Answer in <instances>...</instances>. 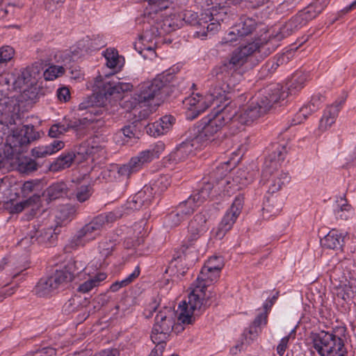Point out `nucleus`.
<instances>
[{
	"label": "nucleus",
	"instance_id": "nucleus-49",
	"mask_svg": "<svg viewBox=\"0 0 356 356\" xmlns=\"http://www.w3.org/2000/svg\"><path fill=\"white\" fill-rule=\"evenodd\" d=\"M308 80V74L305 72H297L296 73L291 80V83L289 86V93L295 94L300 91L305 86V83Z\"/></svg>",
	"mask_w": 356,
	"mask_h": 356
},
{
	"label": "nucleus",
	"instance_id": "nucleus-44",
	"mask_svg": "<svg viewBox=\"0 0 356 356\" xmlns=\"http://www.w3.org/2000/svg\"><path fill=\"white\" fill-rule=\"evenodd\" d=\"M343 241V240L338 232L332 229L322 240V245L328 249L338 250L341 248Z\"/></svg>",
	"mask_w": 356,
	"mask_h": 356
},
{
	"label": "nucleus",
	"instance_id": "nucleus-10",
	"mask_svg": "<svg viewBox=\"0 0 356 356\" xmlns=\"http://www.w3.org/2000/svg\"><path fill=\"white\" fill-rule=\"evenodd\" d=\"M213 181L214 183L215 192L217 195L221 193H225L230 195L234 192L241 189L243 186H246L249 181L245 177L244 171H238L237 175L234 177H221Z\"/></svg>",
	"mask_w": 356,
	"mask_h": 356
},
{
	"label": "nucleus",
	"instance_id": "nucleus-27",
	"mask_svg": "<svg viewBox=\"0 0 356 356\" xmlns=\"http://www.w3.org/2000/svg\"><path fill=\"white\" fill-rule=\"evenodd\" d=\"M216 195H217V193L215 192L214 183L207 181L204 182L202 188L197 192L191 195L188 199L191 200L197 208L207 199Z\"/></svg>",
	"mask_w": 356,
	"mask_h": 356
},
{
	"label": "nucleus",
	"instance_id": "nucleus-63",
	"mask_svg": "<svg viewBox=\"0 0 356 356\" xmlns=\"http://www.w3.org/2000/svg\"><path fill=\"white\" fill-rule=\"evenodd\" d=\"M244 203V197L243 195H238L235 197L231 207L228 210L229 212L234 213L236 216L241 213Z\"/></svg>",
	"mask_w": 356,
	"mask_h": 356
},
{
	"label": "nucleus",
	"instance_id": "nucleus-55",
	"mask_svg": "<svg viewBox=\"0 0 356 356\" xmlns=\"http://www.w3.org/2000/svg\"><path fill=\"white\" fill-rule=\"evenodd\" d=\"M104 57L108 67L114 69L120 65L118 52L114 49H107L104 52Z\"/></svg>",
	"mask_w": 356,
	"mask_h": 356
},
{
	"label": "nucleus",
	"instance_id": "nucleus-12",
	"mask_svg": "<svg viewBox=\"0 0 356 356\" xmlns=\"http://www.w3.org/2000/svg\"><path fill=\"white\" fill-rule=\"evenodd\" d=\"M207 220L206 215L200 212L197 213L190 221L188 226L187 236L188 245L186 248H185V245H183V248H184L183 252H184L189 246H192L193 243L206 232L207 230Z\"/></svg>",
	"mask_w": 356,
	"mask_h": 356
},
{
	"label": "nucleus",
	"instance_id": "nucleus-61",
	"mask_svg": "<svg viewBox=\"0 0 356 356\" xmlns=\"http://www.w3.org/2000/svg\"><path fill=\"white\" fill-rule=\"evenodd\" d=\"M14 101L9 98L0 100V115L8 117L15 111Z\"/></svg>",
	"mask_w": 356,
	"mask_h": 356
},
{
	"label": "nucleus",
	"instance_id": "nucleus-29",
	"mask_svg": "<svg viewBox=\"0 0 356 356\" xmlns=\"http://www.w3.org/2000/svg\"><path fill=\"white\" fill-rule=\"evenodd\" d=\"M340 111L339 104H332L327 107L323 112V116L320 120L318 129L321 131H325L329 129L333 124Z\"/></svg>",
	"mask_w": 356,
	"mask_h": 356
},
{
	"label": "nucleus",
	"instance_id": "nucleus-62",
	"mask_svg": "<svg viewBox=\"0 0 356 356\" xmlns=\"http://www.w3.org/2000/svg\"><path fill=\"white\" fill-rule=\"evenodd\" d=\"M15 54L13 47L10 46H3L0 48V64L6 63L10 60Z\"/></svg>",
	"mask_w": 356,
	"mask_h": 356
},
{
	"label": "nucleus",
	"instance_id": "nucleus-50",
	"mask_svg": "<svg viewBox=\"0 0 356 356\" xmlns=\"http://www.w3.org/2000/svg\"><path fill=\"white\" fill-rule=\"evenodd\" d=\"M124 213L122 208H118L112 211L99 215L96 218L104 227L106 225L112 223L122 217Z\"/></svg>",
	"mask_w": 356,
	"mask_h": 356
},
{
	"label": "nucleus",
	"instance_id": "nucleus-54",
	"mask_svg": "<svg viewBox=\"0 0 356 356\" xmlns=\"http://www.w3.org/2000/svg\"><path fill=\"white\" fill-rule=\"evenodd\" d=\"M85 269L84 265L79 261H69L67 264L61 270L57 271H65L70 273L72 275L70 282L73 280L76 275Z\"/></svg>",
	"mask_w": 356,
	"mask_h": 356
},
{
	"label": "nucleus",
	"instance_id": "nucleus-26",
	"mask_svg": "<svg viewBox=\"0 0 356 356\" xmlns=\"http://www.w3.org/2000/svg\"><path fill=\"white\" fill-rule=\"evenodd\" d=\"M175 118L171 115H165L159 120L149 124L147 127V132L154 137L167 133L172 127Z\"/></svg>",
	"mask_w": 356,
	"mask_h": 356
},
{
	"label": "nucleus",
	"instance_id": "nucleus-64",
	"mask_svg": "<svg viewBox=\"0 0 356 356\" xmlns=\"http://www.w3.org/2000/svg\"><path fill=\"white\" fill-rule=\"evenodd\" d=\"M170 181L166 176L160 177L153 184V190L156 189L158 192H163L170 186ZM152 188V186H150Z\"/></svg>",
	"mask_w": 356,
	"mask_h": 356
},
{
	"label": "nucleus",
	"instance_id": "nucleus-38",
	"mask_svg": "<svg viewBox=\"0 0 356 356\" xmlns=\"http://www.w3.org/2000/svg\"><path fill=\"white\" fill-rule=\"evenodd\" d=\"M208 22L209 21L207 19L197 22L198 27H197V30L194 33L195 37L204 40L208 34H213L218 30L220 27L219 22H211L209 24Z\"/></svg>",
	"mask_w": 356,
	"mask_h": 356
},
{
	"label": "nucleus",
	"instance_id": "nucleus-11",
	"mask_svg": "<svg viewBox=\"0 0 356 356\" xmlns=\"http://www.w3.org/2000/svg\"><path fill=\"white\" fill-rule=\"evenodd\" d=\"M283 86L280 83H272L260 90L258 99L263 106H268V111L273 104L286 99L289 92L283 90Z\"/></svg>",
	"mask_w": 356,
	"mask_h": 356
},
{
	"label": "nucleus",
	"instance_id": "nucleus-57",
	"mask_svg": "<svg viewBox=\"0 0 356 356\" xmlns=\"http://www.w3.org/2000/svg\"><path fill=\"white\" fill-rule=\"evenodd\" d=\"M122 135L124 136V139L122 143H127L128 142L129 139L134 138L136 135L135 126H125L119 132L116 133L115 135V140L116 143H120L119 138H120Z\"/></svg>",
	"mask_w": 356,
	"mask_h": 356
},
{
	"label": "nucleus",
	"instance_id": "nucleus-4",
	"mask_svg": "<svg viewBox=\"0 0 356 356\" xmlns=\"http://www.w3.org/2000/svg\"><path fill=\"white\" fill-rule=\"evenodd\" d=\"M313 348L320 356H345L343 339L332 332H321L313 339Z\"/></svg>",
	"mask_w": 356,
	"mask_h": 356
},
{
	"label": "nucleus",
	"instance_id": "nucleus-16",
	"mask_svg": "<svg viewBox=\"0 0 356 356\" xmlns=\"http://www.w3.org/2000/svg\"><path fill=\"white\" fill-rule=\"evenodd\" d=\"M286 155V150L284 147H278L271 152L266 159L261 177L268 178L275 171H280L278 168L284 161Z\"/></svg>",
	"mask_w": 356,
	"mask_h": 356
},
{
	"label": "nucleus",
	"instance_id": "nucleus-17",
	"mask_svg": "<svg viewBox=\"0 0 356 356\" xmlns=\"http://www.w3.org/2000/svg\"><path fill=\"white\" fill-rule=\"evenodd\" d=\"M200 148V146L194 142V138L190 141H185L179 144L168 156L170 163H178L185 161L194 150Z\"/></svg>",
	"mask_w": 356,
	"mask_h": 356
},
{
	"label": "nucleus",
	"instance_id": "nucleus-37",
	"mask_svg": "<svg viewBox=\"0 0 356 356\" xmlns=\"http://www.w3.org/2000/svg\"><path fill=\"white\" fill-rule=\"evenodd\" d=\"M165 149V145L158 142L150 148L141 152L138 156L144 164L151 162L153 159L159 158Z\"/></svg>",
	"mask_w": 356,
	"mask_h": 356
},
{
	"label": "nucleus",
	"instance_id": "nucleus-7",
	"mask_svg": "<svg viewBox=\"0 0 356 356\" xmlns=\"http://www.w3.org/2000/svg\"><path fill=\"white\" fill-rule=\"evenodd\" d=\"M236 110V114L230 120L232 128L237 127L241 129L243 125H248L257 120L261 115L268 112V106H263L259 99L252 101L248 106L243 108L238 112L236 107L232 104Z\"/></svg>",
	"mask_w": 356,
	"mask_h": 356
},
{
	"label": "nucleus",
	"instance_id": "nucleus-30",
	"mask_svg": "<svg viewBox=\"0 0 356 356\" xmlns=\"http://www.w3.org/2000/svg\"><path fill=\"white\" fill-rule=\"evenodd\" d=\"M334 214L337 220H347L353 217L354 210L347 200L341 197L336 202Z\"/></svg>",
	"mask_w": 356,
	"mask_h": 356
},
{
	"label": "nucleus",
	"instance_id": "nucleus-60",
	"mask_svg": "<svg viewBox=\"0 0 356 356\" xmlns=\"http://www.w3.org/2000/svg\"><path fill=\"white\" fill-rule=\"evenodd\" d=\"M64 71V68L61 66L52 65L44 72L43 76L47 81H52L63 74Z\"/></svg>",
	"mask_w": 356,
	"mask_h": 356
},
{
	"label": "nucleus",
	"instance_id": "nucleus-18",
	"mask_svg": "<svg viewBox=\"0 0 356 356\" xmlns=\"http://www.w3.org/2000/svg\"><path fill=\"white\" fill-rule=\"evenodd\" d=\"M143 29L145 31L138 43L136 44V49L144 58L152 60L156 56L154 51L156 42H153V40L156 38L153 37L151 32L149 31L148 26L143 27Z\"/></svg>",
	"mask_w": 356,
	"mask_h": 356
},
{
	"label": "nucleus",
	"instance_id": "nucleus-14",
	"mask_svg": "<svg viewBox=\"0 0 356 356\" xmlns=\"http://www.w3.org/2000/svg\"><path fill=\"white\" fill-rule=\"evenodd\" d=\"M40 134L35 131L34 127L31 124L24 125L13 131L12 143L14 147H24L29 145L31 142L38 139Z\"/></svg>",
	"mask_w": 356,
	"mask_h": 356
},
{
	"label": "nucleus",
	"instance_id": "nucleus-20",
	"mask_svg": "<svg viewBox=\"0 0 356 356\" xmlns=\"http://www.w3.org/2000/svg\"><path fill=\"white\" fill-rule=\"evenodd\" d=\"M96 106V96L92 95L90 97L85 99L82 102H81L79 105V111L87 110V116L81 119V125H87L89 124L94 123L97 122V120L93 117L99 116L102 114V108H97Z\"/></svg>",
	"mask_w": 356,
	"mask_h": 356
},
{
	"label": "nucleus",
	"instance_id": "nucleus-56",
	"mask_svg": "<svg viewBox=\"0 0 356 356\" xmlns=\"http://www.w3.org/2000/svg\"><path fill=\"white\" fill-rule=\"evenodd\" d=\"M197 209L195 204L190 199L181 202L177 207L176 209L180 213V214L186 219L188 216L194 212Z\"/></svg>",
	"mask_w": 356,
	"mask_h": 356
},
{
	"label": "nucleus",
	"instance_id": "nucleus-45",
	"mask_svg": "<svg viewBox=\"0 0 356 356\" xmlns=\"http://www.w3.org/2000/svg\"><path fill=\"white\" fill-rule=\"evenodd\" d=\"M257 22L252 17H242L241 22L236 27V31L239 36H245L251 33L257 27Z\"/></svg>",
	"mask_w": 356,
	"mask_h": 356
},
{
	"label": "nucleus",
	"instance_id": "nucleus-1",
	"mask_svg": "<svg viewBox=\"0 0 356 356\" xmlns=\"http://www.w3.org/2000/svg\"><path fill=\"white\" fill-rule=\"evenodd\" d=\"M266 38L267 37L265 36L252 43L241 46L232 52L228 60L224 61L220 65L213 70V74H215L217 79L226 82V86L225 84L220 85L218 83L211 84L207 94L210 104L216 100L221 101L225 99L227 90H230L236 86V76H239L237 71L247 62L250 56L257 51L263 52L266 55L274 51V46L270 45Z\"/></svg>",
	"mask_w": 356,
	"mask_h": 356
},
{
	"label": "nucleus",
	"instance_id": "nucleus-35",
	"mask_svg": "<svg viewBox=\"0 0 356 356\" xmlns=\"http://www.w3.org/2000/svg\"><path fill=\"white\" fill-rule=\"evenodd\" d=\"M203 275V268H202L200 275L197 277L195 282L193 284V289H200L201 292L204 294V298L207 299L208 297L206 293V289L208 286L216 282L218 277L213 278L214 270L207 271Z\"/></svg>",
	"mask_w": 356,
	"mask_h": 356
},
{
	"label": "nucleus",
	"instance_id": "nucleus-36",
	"mask_svg": "<svg viewBox=\"0 0 356 356\" xmlns=\"http://www.w3.org/2000/svg\"><path fill=\"white\" fill-rule=\"evenodd\" d=\"M106 278V275L104 273H99L95 275L89 276L86 280L79 285L77 291L82 293H88L92 289L98 286Z\"/></svg>",
	"mask_w": 356,
	"mask_h": 356
},
{
	"label": "nucleus",
	"instance_id": "nucleus-22",
	"mask_svg": "<svg viewBox=\"0 0 356 356\" xmlns=\"http://www.w3.org/2000/svg\"><path fill=\"white\" fill-rule=\"evenodd\" d=\"M183 104L185 108L195 113V116L204 112L211 105L207 95L203 97L199 93L193 94L185 98Z\"/></svg>",
	"mask_w": 356,
	"mask_h": 356
},
{
	"label": "nucleus",
	"instance_id": "nucleus-41",
	"mask_svg": "<svg viewBox=\"0 0 356 356\" xmlns=\"http://www.w3.org/2000/svg\"><path fill=\"white\" fill-rule=\"evenodd\" d=\"M75 189L74 195L76 200L79 202H83L88 200L92 193V186L88 181H83L82 183H79L77 186L74 185V181L70 185V188Z\"/></svg>",
	"mask_w": 356,
	"mask_h": 356
},
{
	"label": "nucleus",
	"instance_id": "nucleus-46",
	"mask_svg": "<svg viewBox=\"0 0 356 356\" xmlns=\"http://www.w3.org/2000/svg\"><path fill=\"white\" fill-rule=\"evenodd\" d=\"M266 323L267 314L262 313L258 315L253 321L248 332L244 333L247 341L249 343L250 341H253L257 337L258 333L260 331L259 327L262 325H266Z\"/></svg>",
	"mask_w": 356,
	"mask_h": 356
},
{
	"label": "nucleus",
	"instance_id": "nucleus-33",
	"mask_svg": "<svg viewBox=\"0 0 356 356\" xmlns=\"http://www.w3.org/2000/svg\"><path fill=\"white\" fill-rule=\"evenodd\" d=\"M65 143L62 140H55L48 145L39 146L32 149V154L35 157L42 158L54 154L62 149Z\"/></svg>",
	"mask_w": 356,
	"mask_h": 356
},
{
	"label": "nucleus",
	"instance_id": "nucleus-23",
	"mask_svg": "<svg viewBox=\"0 0 356 356\" xmlns=\"http://www.w3.org/2000/svg\"><path fill=\"white\" fill-rule=\"evenodd\" d=\"M153 188L145 186L143 189L137 193L131 200L127 203V208L131 210H138L143 206L150 204L153 198Z\"/></svg>",
	"mask_w": 356,
	"mask_h": 356
},
{
	"label": "nucleus",
	"instance_id": "nucleus-28",
	"mask_svg": "<svg viewBox=\"0 0 356 356\" xmlns=\"http://www.w3.org/2000/svg\"><path fill=\"white\" fill-rule=\"evenodd\" d=\"M216 195H217V193L215 192L214 183L207 181L204 182L202 188L197 192L191 195L188 199L191 200L197 208L207 199Z\"/></svg>",
	"mask_w": 356,
	"mask_h": 356
},
{
	"label": "nucleus",
	"instance_id": "nucleus-34",
	"mask_svg": "<svg viewBox=\"0 0 356 356\" xmlns=\"http://www.w3.org/2000/svg\"><path fill=\"white\" fill-rule=\"evenodd\" d=\"M81 120H75L54 124L49 129V136L51 138H58L70 129H78L81 126Z\"/></svg>",
	"mask_w": 356,
	"mask_h": 356
},
{
	"label": "nucleus",
	"instance_id": "nucleus-19",
	"mask_svg": "<svg viewBox=\"0 0 356 356\" xmlns=\"http://www.w3.org/2000/svg\"><path fill=\"white\" fill-rule=\"evenodd\" d=\"M102 228L103 227L97 218H95L91 222L84 225L78 231L76 235V245H84L86 243L94 240L99 235Z\"/></svg>",
	"mask_w": 356,
	"mask_h": 356
},
{
	"label": "nucleus",
	"instance_id": "nucleus-40",
	"mask_svg": "<svg viewBox=\"0 0 356 356\" xmlns=\"http://www.w3.org/2000/svg\"><path fill=\"white\" fill-rule=\"evenodd\" d=\"M41 205V197L40 194L34 193L27 200L17 203L13 207V211L19 213L24 209L30 208L32 211L38 210Z\"/></svg>",
	"mask_w": 356,
	"mask_h": 356
},
{
	"label": "nucleus",
	"instance_id": "nucleus-43",
	"mask_svg": "<svg viewBox=\"0 0 356 356\" xmlns=\"http://www.w3.org/2000/svg\"><path fill=\"white\" fill-rule=\"evenodd\" d=\"M70 189L65 182H56L48 187L47 193L50 200H56L67 196Z\"/></svg>",
	"mask_w": 356,
	"mask_h": 356
},
{
	"label": "nucleus",
	"instance_id": "nucleus-42",
	"mask_svg": "<svg viewBox=\"0 0 356 356\" xmlns=\"http://www.w3.org/2000/svg\"><path fill=\"white\" fill-rule=\"evenodd\" d=\"M86 153L93 156H104L106 151L105 143L103 138L97 136L93 137L88 143Z\"/></svg>",
	"mask_w": 356,
	"mask_h": 356
},
{
	"label": "nucleus",
	"instance_id": "nucleus-13",
	"mask_svg": "<svg viewBox=\"0 0 356 356\" xmlns=\"http://www.w3.org/2000/svg\"><path fill=\"white\" fill-rule=\"evenodd\" d=\"M143 1L147 3V6L144 10V13L137 19L138 23H152V21L154 22V18L158 17L160 13L167 9L171 3V0Z\"/></svg>",
	"mask_w": 356,
	"mask_h": 356
},
{
	"label": "nucleus",
	"instance_id": "nucleus-51",
	"mask_svg": "<svg viewBox=\"0 0 356 356\" xmlns=\"http://www.w3.org/2000/svg\"><path fill=\"white\" fill-rule=\"evenodd\" d=\"M282 207V202L276 197H268L264 204V211L270 213V216H275L280 213Z\"/></svg>",
	"mask_w": 356,
	"mask_h": 356
},
{
	"label": "nucleus",
	"instance_id": "nucleus-48",
	"mask_svg": "<svg viewBox=\"0 0 356 356\" xmlns=\"http://www.w3.org/2000/svg\"><path fill=\"white\" fill-rule=\"evenodd\" d=\"M75 158L73 152H67L61 154L51 165V170L53 171H60L71 166Z\"/></svg>",
	"mask_w": 356,
	"mask_h": 356
},
{
	"label": "nucleus",
	"instance_id": "nucleus-31",
	"mask_svg": "<svg viewBox=\"0 0 356 356\" xmlns=\"http://www.w3.org/2000/svg\"><path fill=\"white\" fill-rule=\"evenodd\" d=\"M132 89L133 85L130 83L112 81L104 82L102 91L105 95H112L131 91Z\"/></svg>",
	"mask_w": 356,
	"mask_h": 356
},
{
	"label": "nucleus",
	"instance_id": "nucleus-9",
	"mask_svg": "<svg viewBox=\"0 0 356 356\" xmlns=\"http://www.w3.org/2000/svg\"><path fill=\"white\" fill-rule=\"evenodd\" d=\"M141 24H143V27L149 26V31L151 32V34L154 38L170 33L182 24L181 23H178L176 15L163 17L162 13H160L158 17L154 18V22L152 21V23L145 22Z\"/></svg>",
	"mask_w": 356,
	"mask_h": 356
},
{
	"label": "nucleus",
	"instance_id": "nucleus-32",
	"mask_svg": "<svg viewBox=\"0 0 356 356\" xmlns=\"http://www.w3.org/2000/svg\"><path fill=\"white\" fill-rule=\"evenodd\" d=\"M237 218L238 216L227 211L214 231V236L218 239L222 238L232 229Z\"/></svg>",
	"mask_w": 356,
	"mask_h": 356
},
{
	"label": "nucleus",
	"instance_id": "nucleus-15",
	"mask_svg": "<svg viewBox=\"0 0 356 356\" xmlns=\"http://www.w3.org/2000/svg\"><path fill=\"white\" fill-rule=\"evenodd\" d=\"M39 74L37 67H26L19 74L13 86L15 88L24 92L37 83Z\"/></svg>",
	"mask_w": 356,
	"mask_h": 356
},
{
	"label": "nucleus",
	"instance_id": "nucleus-24",
	"mask_svg": "<svg viewBox=\"0 0 356 356\" xmlns=\"http://www.w3.org/2000/svg\"><path fill=\"white\" fill-rule=\"evenodd\" d=\"M262 178L264 184L268 186V192L274 193L279 191L282 186L289 182V177L287 173L283 171H275L268 178Z\"/></svg>",
	"mask_w": 356,
	"mask_h": 356
},
{
	"label": "nucleus",
	"instance_id": "nucleus-3",
	"mask_svg": "<svg viewBox=\"0 0 356 356\" xmlns=\"http://www.w3.org/2000/svg\"><path fill=\"white\" fill-rule=\"evenodd\" d=\"M168 81V77L160 74L152 81L140 83L138 87L137 92L130 101L124 102V106L127 108H135L138 106L140 107L148 106L149 102L154 99Z\"/></svg>",
	"mask_w": 356,
	"mask_h": 356
},
{
	"label": "nucleus",
	"instance_id": "nucleus-53",
	"mask_svg": "<svg viewBox=\"0 0 356 356\" xmlns=\"http://www.w3.org/2000/svg\"><path fill=\"white\" fill-rule=\"evenodd\" d=\"M38 165L30 158H22L19 160L17 170L21 173L29 174L37 170Z\"/></svg>",
	"mask_w": 356,
	"mask_h": 356
},
{
	"label": "nucleus",
	"instance_id": "nucleus-21",
	"mask_svg": "<svg viewBox=\"0 0 356 356\" xmlns=\"http://www.w3.org/2000/svg\"><path fill=\"white\" fill-rule=\"evenodd\" d=\"M306 23L307 17H305L303 14H298L280 28L279 32L273 35L270 40L275 39L277 41L281 40L298 30L306 24Z\"/></svg>",
	"mask_w": 356,
	"mask_h": 356
},
{
	"label": "nucleus",
	"instance_id": "nucleus-47",
	"mask_svg": "<svg viewBox=\"0 0 356 356\" xmlns=\"http://www.w3.org/2000/svg\"><path fill=\"white\" fill-rule=\"evenodd\" d=\"M224 266V261L221 257L213 256L210 257L203 266V275L207 271L214 270L213 278L219 277L220 272Z\"/></svg>",
	"mask_w": 356,
	"mask_h": 356
},
{
	"label": "nucleus",
	"instance_id": "nucleus-52",
	"mask_svg": "<svg viewBox=\"0 0 356 356\" xmlns=\"http://www.w3.org/2000/svg\"><path fill=\"white\" fill-rule=\"evenodd\" d=\"M116 243L114 240L111 239H104L99 243L98 246L99 253L101 257L104 260L106 258L111 255L112 252L115 250Z\"/></svg>",
	"mask_w": 356,
	"mask_h": 356
},
{
	"label": "nucleus",
	"instance_id": "nucleus-25",
	"mask_svg": "<svg viewBox=\"0 0 356 356\" xmlns=\"http://www.w3.org/2000/svg\"><path fill=\"white\" fill-rule=\"evenodd\" d=\"M323 100L324 97L320 94L313 95L310 102L299 110L296 115L298 120L295 122V124L302 122L309 115L316 111L320 108Z\"/></svg>",
	"mask_w": 356,
	"mask_h": 356
},
{
	"label": "nucleus",
	"instance_id": "nucleus-58",
	"mask_svg": "<svg viewBox=\"0 0 356 356\" xmlns=\"http://www.w3.org/2000/svg\"><path fill=\"white\" fill-rule=\"evenodd\" d=\"M185 218L180 214V213L175 209L168 215L165 219V224L167 227H174L178 226Z\"/></svg>",
	"mask_w": 356,
	"mask_h": 356
},
{
	"label": "nucleus",
	"instance_id": "nucleus-5",
	"mask_svg": "<svg viewBox=\"0 0 356 356\" xmlns=\"http://www.w3.org/2000/svg\"><path fill=\"white\" fill-rule=\"evenodd\" d=\"M177 319V313L171 307H163L155 316L151 339L152 341H166L172 333Z\"/></svg>",
	"mask_w": 356,
	"mask_h": 356
},
{
	"label": "nucleus",
	"instance_id": "nucleus-8",
	"mask_svg": "<svg viewBox=\"0 0 356 356\" xmlns=\"http://www.w3.org/2000/svg\"><path fill=\"white\" fill-rule=\"evenodd\" d=\"M72 275L65 271H57L51 276L41 278L35 287V294L39 297H49L57 289L70 282Z\"/></svg>",
	"mask_w": 356,
	"mask_h": 356
},
{
	"label": "nucleus",
	"instance_id": "nucleus-39",
	"mask_svg": "<svg viewBox=\"0 0 356 356\" xmlns=\"http://www.w3.org/2000/svg\"><path fill=\"white\" fill-rule=\"evenodd\" d=\"M61 226V223L58 222L55 227H49L42 229L39 234L36 236L35 240L41 244H52L54 243L57 238V235L59 233V230L57 232L58 227Z\"/></svg>",
	"mask_w": 356,
	"mask_h": 356
},
{
	"label": "nucleus",
	"instance_id": "nucleus-6",
	"mask_svg": "<svg viewBox=\"0 0 356 356\" xmlns=\"http://www.w3.org/2000/svg\"><path fill=\"white\" fill-rule=\"evenodd\" d=\"M207 299L200 289H192L188 297V302L183 301L178 307L177 318L184 325L192 324L195 320L196 312L206 304Z\"/></svg>",
	"mask_w": 356,
	"mask_h": 356
},
{
	"label": "nucleus",
	"instance_id": "nucleus-2",
	"mask_svg": "<svg viewBox=\"0 0 356 356\" xmlns=\"http://www.w3.org/2000/svg\"><path fill=\"white\" fill-rule=\"evenodd\" d=\"M236 114V110L232 104H226L221 108L218 106L212 111L204 121V126L197 131V134L193 138L194 142L200 147L207 145L214 139L215 136Z\"/></svg>",
	"mask_w": 356,
	"mask_h": 356
},
{
	"label": "nucleus",
	"instance_id": "nucleus-59",
	"mask_svg": "<svg viewBox=\"0 0 356 356\" xmlns=\"http://www.w3.org/2000/svg\"><path fill=\"white\" fill-rule=\"evenodd\" d=\"M81 299L79 296H74L69 299L63 305V312L65 314H70L78 311L81 307Z\"/></svg>",
	"mask_w": 356,
	"mask_h": 356
}]
</instances>
